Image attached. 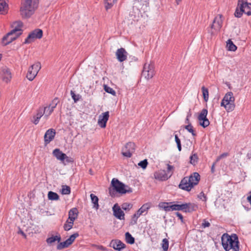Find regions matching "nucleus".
Wrapping results in <instances>:
<instances>
[{
  "label": "nucleus",
  "instance_id": "12",
  "mask_svg": "<svg viewBox=\"0 0 251 251\" xmlns=\"http://www.w3.org/2000/svg\"><path fill=\"white\" fill-rule=\"evenodd\" d=\"M208 111L206 109H203L198 116V120L200 125L203 127H206L209 125L210 122L207 118Z\"/></svg>",
  "mask_w": 251,
  "mask_h": 251
},
{
  "label": "nucleus",
  "instance_id": "39",
  "mask_svg": "<svg viewBox=\"0 0 251 251\" xmlns=\"http://www.w3.org/2000/svg\"><path fill=\"white\" fill-rule=\"evenodd\" d=\"M70 244L66 240L64 242L60 243L57 246V250H61L64 248H68L70 246Z\"/></svg>",
  "mask_w": 251,
  "mask_h": 251
},
{
  "label": "nucleus",
  "instance_id": "10",
  "mask_svg": "<svg viewBox=\"0 0 251 251\" xmlns=\"http://www.w3.org/2000/svg\"><path fill=\"white\" fill-rule=\"evenodd\" d=\"M43 36V31L41 29H36L29 34L25 39L24 44H28L33 42L35 39H40Z\"/></svg>",
  "mask_w": 251,
  "mask_h": 251
},
{
  "label": "nucleus",
  "instance_id": "25",
  "mask_svg": "<svg viewBox=\"0 0 251 251\" xmlns=\"http://www.w3.org/2000/svg\"><path fill=\"white\" fill-rule=\"evenodd\" d=\"M43 115L44 113L43 109H39L36 115L33 116V120L32 121V122L35 125H37L39 123L40 119L43 116Z\"/></svg>",
  "mask_w": 251,
  "mask_h": 251
},
{
  "label": "nucleus",
  "instance_id": "49",
  "mask_svg": "<svg viewBox=\"0 0 251 251\" xmlns=\"http://www.w3.org/2000/svg\"><path fill=\"white\" fill-rule=\"evenodd\" d=\"M132 207V205L129 203H124L122 205V208L125 210H129Z\"/></svg>",
  "mask_w": 251,
  "mask_h": 251
},
{
  "label": "nucleus",
  "instance_id": "19",
  "mask_svg": "<svg viewBox=\"0 0 251 251\" xmlns=\"http://www.w3.org/2000/svg\"><path fill=\"white\" fill-rule=\"evenodd\" d=\"M1 75L3 81L7 83L10 81L12 77L11 74L9 69L6 67H4L2 68Z\"/></svg>",
  "mask_w": 251,
  "mask_h": 251
},
{
  "label": "nucleus",
  "instance_id": "38",
  "mask_svg": "<svg viewBox=\"0 0 251 251\" xmlns=\"http://www.w3.org/2000/svg\"><path fill=\"white\" fill-rule=\"evenodd\" d=\"M70 244L66 240L64 242L60 243L57 246V250H61L64 248H68L70 246Z\"/></svg>",
  "mask_w": 251,
  "mask_h": 251
},
{
  "label": "nucleus",
  "instance_id": "29",
  "mask_svg": "<svg viewBox=\"0 0 251 251\" xmlns=\"http://www.w3.org/2000/svg\"><path fill=\"white\" fill-rule=\"evenodd\" d=\"M61 240V237L60 236L56 235L55 236H52L47 239L46 242L48 244H51L52 243L58 241L59 242Z\"/></svg>",
  "mask_w": 251,
  "mask_h": 251
},
{
  "label": "nucleus",
  "instance_id": "48",
  "mask_svg": "<svg viewBox=\"0 0 251 251\" xmlns=\"http://www.w3.org/2000/svg\"><path fill=\"white\" fill-rule=\"evenodd\" d=\"M174 170V167L173 166H171L169 164H167V174H168V176H169V178L173 175Z\"/></svg>",
  "mask_w": 251,
  "mask_h": 251
},
{
  "label": "nucleus",
  "instance_id": "56",
  "mask_svg": "<svg viewBox=\"0 0 251 251\" xmlns=\"http://www.w3.org/2000/svg\"><path fill=\"white\" fill-rule=\"evenodd\" d=\"M247 3H248L247 0H238L237 5L243 6L244 4H245Z\"/></svg>",
  "mask_w": 251,
  "mask_h": 251
},
{
  "label": "nucleus",
  "instance_id": "58",
  "mask_svg": "<svg viewBox=\"0 0 251 251\" xmlns=\"http://www.w3.org/2000/svg\"><path fill=\"white\" fill-rule=\"evenodd\" d=\"M64 161H66L67 162H71L73 161L72 160V159L70 157H69L68 156L66 155V157H64Z\"/></svg>",
  "mask_w": 251,
  "mask_h": 251
},
{
  "label": "nucleus",
  "instance_id": "40",
  "mask_svg": "<svg viewBox=\"0 0 251 251\" xmlns=\"http://www.w3.org/2000/svg\"><path fill=\"white\" fill-rule=\"evenodd\" d=\"M71 193V189L67 185H63L61 189V193L63 195H68Z\"/></svg>",
  "mask_w": 251,
  "mask_h": 251
},
{
  "label": "nucleus",
  "instance_id": "46",
  "mask_svg": "<svg viewBox=\"0 0 251 251\" xmlns=\"http://www.w3.org/2000/svg\"><path fill=\"white\" fill-rule=\"evenodd\" d=\"M71 95L75 102L78 101L81 98V96L79 94L75 95V92L72 90L71 91Z\"/></svg>",
  "mask_w": 251,
  "mask_h": 251
},
{
  "label": "nucleus",
  "instance_id": "52",
  "mask_svg": "<svg viewBox=\"0 0 251 251\" xmlns=\"http://www.w3.org/2000/svg\"><path fill=\"white\" fill-rule=\"evenodd\" d=\"M147 165H148V161L146 159L141 161L138 163V165L144 169L147 167Z\"/></svg>",
  "mask_w": 251,
  "mask_h": 251
},
{
  "label": "nucleus",
  "instance_id": "45",
  "mask_svg": "<svg viewBox=\"0 0 251 251\" xmlns=\"http://www.w3.org/2000/svg\"><path fill=\"white\" fill-rule=\"evenodd\" d=\"M78 236H79L78 233H75L72 234V235H71V236L66 240L69 243V244H70V245H71L74 242V241H75V238L76 237H77Z\"/></svg>",
  "mask_w": 251,
  "mask_h": 251
},
{
  "label": "nucleus",
  "instance_id": "28",
  "mask_svg": "<svg viewBox=\"0 0 251 251\" xmlns=\"http://www.w3.org/2000/svg\"><path fill=\"white\" fill-rule=\"evenodd\" d=\"M90 197H91L92 202L94 204L93 207L96 208V209H98L99 207V205L98 203L99 199H98V197L95 196L93 194H91L90 195Z\"/></svg>",
  "mask_w": 251,
  "mask_h": 251
},
{
  "label": "nucleus",
  "instance_id": "30",
  "mask_svg": "<svg viewBox=\"0 0 251 251\" xmlns=\"http://www.w3.org/2000/svg\"><path fill=\"white\" fill-rule=\"evenodd\" d=\"M48 197V199L51 201L58 200L59 199L58 195L57 193L52 191L49 192Z\"/></svg>",
  "mask_w": 251,
  "mask_h": 251
},
{
  "label": "nucleus",
  "instance_id": "26",
  "mask_svg": "<svg viewBox=\"0 0 251 251\" xmlns=\"http://www.w3.org/2000/svg\"><path fill=\"white\" fill-rule=\"evenodd\" d=\"M7 0H0V12L4 14L7 9L8 5L6 3Z\"/></svg>",
  "mask_w": 251,
  "mask_h": 251
},
{
  "label": "nucleus",
  "instance_id": "47",
  "mask_svg": "<svg viewBox=\"0 0 251 251\" xmlns=\"http://www.w3.org/2000/svg\"><path fill=\"white\" fill-rule=\"evenodd\" d=\"M104 89L107 93H110L113 96L116 95L115 91L111 87L105 85L104 86Z\"/></svg>",
  "mask_w": 251,
  "mask_h": 251
},
{
  "label": "nucleus",
  "instance_id": "9",
  "mask_svg": "<svg viewBox=\"0 0 251 251\" xmlns=\"http://www.w3.org/2000/svg\"><path fill=\"white\" fill-rule=\"evenodd\" d=\"M150 208V205L149 203H145L143 204L140 208L135 213L132 217V220L131 221L132 224H135L137 223V220L140 216L142 215H146L147 213L148 209Z\"/></svg>",
  "mask_w": 251,
  "mask_h": 251
},
{
  "label": "nucleus",
  "instance_id": "53",
  "mask_svg": "<svg viewBox=\"0 0 251 251\" xmlns=\"http://www.w3.org/2000/svg\"><path fill=\"white\" fill-rule=\"evenodd\" d=\"M228 155V153L227 152H225V153L222 154L221 155H220L217 158L216 162H218L219 161H220L221 159H222L223 158H226Z\"/></svg>",
  "mask_w": 251,
  "mask_h": 251
},
{
  "label": "nucleus",
  "instance_id": "37",
  "mask_svg": "<svg viewBox=\"0 0 251 251\" xmlns=\"http://www.w3.org/2000/svg\"><path fill=\"white\" fill-rule=\"evenodd\" d=\"M43 110V113L45 114V117L47 118L53 112V110L50 106L45 107Z\"/></svg>",
  "mask_w": 251,
  "mask_h": 251
},
{
  "label": "nucleus",
  "instance_id": "59",
  "mask_svg": "<svg viewBox=\"0 0 251 251\" xmlns=\"http://www.w3.org/2000/svg\"><path fill=\"white\" fill-rule=\"evenodd\" d=\"M187 146L190 149L192 146V142L190 141H188V143H187Z\"/></svg>",
  "mask_w": 251,
  "mask_h": 251
},
{
  "label": "nucleus",
  "instance_id": "5",
  "mask_svg": "<svg viewBox=\"0 0 251 251\" xmlns=\"http://www.w3.org/2000/svg\"><path fill=\"white\" fill-rule=\"evenodd\" d=\"M235 98L232 92H227L223 98L221 106L225 107L227 112L232 111L235 108Z\"/></svg>",
  "mask_w": 251,
  "mask_h": 251
},
{
  "label": "nucleus",
  "instance_id": "64",
  "mask_svg": "<svg viewBox=\"0 0 251 251\" xmlns=\"http://www.w3.org/2000/svg\"><path fill=\"white\" fill-rule=\"evenodd\" d=\"M20 233L23 235L25 238L26 237L25 234L24 233V232L22 231H20Z\"/></svg>",
  "mask_w": 251,
  "mask_h": 251
},
{
  "label": "nucleus",
  "instance_id": "55",
  "mask_svg": "<svg viewBox=\"0 0 251 251\" xmlns=\"http://www.w3.org/2000/svg\"><path fill=\"white\" fill-rule=\"evenodd\" d=\"M198 197L203 201H206V196L202 192L200 193V194L198 195Z\"/></svg>",
  "mask_w": 251,
  "mask_h": 251
},
{
  "label": "nucleus",
  "instance_id": "51",
  "mask_svg": "<svg viewBox=\"0 0 251 251\" xmlns=\"http://www.w3.org/2000/svg\"><path fill=\"white\" fill-rule=\"evenodd\" d=\"M175 141L177 144V147L179 151L181 150V142L177 135H175Z\"/></svg>",
  "mask_w": 251,
  "mask_h": 251
},
{
  "label": "nucleus",
  "instance_id": "34",
  "mask_svg": "<svg viewBox=\"0 0 251 251\" xmlns=\"http://www.w3.org/2000/svg\"><path fill=\"white\" fill-rule=\"evenodd\" d=\"M226 47L230 51H235L237 49V47L230 39L227 42Z\"/></svg>",
  "mask_w": 251,
  "mask_h": 251
},
{
  "label": "nucleus",
  "instance_id": "23",
  "mask_svg": "<svg viewBox=\"0 0 251 251\" xmlns=\"http://www.w3.org/2000/svg\"><path fill=\"white\" fill-rule=\"evenodd\" d=\"M110 245L115 250L120 251L126 247L125 244L120 240L112 241Z\"/></svg>",
  "mask_w": 251,
  "mask_h": 251
},
{
  "label": "nucleus",
  "instance_id": "6",
  "mask_svg": "<svg viewBox=\"0 0 251 251\" xmlns=\"http://www.w3.org/2000/svg\"><path fill=\"white\" fill-rule=\"evenodd\" d=\"M111 185L114 190L120 194H126V193L132 192L131 188L127 186H126L124 184L115 178H113L111 181Z\"/></svg>",
  "mask_w": 251,
  "mask_h": 251
},
{
  "label": "nucleus",
  "instance_id": "57",
  "mask_svg": "<svg viewBox=\"0 0 251 251\" xmlns=\"http://www.w3.org/2000/svg\"><path fill=\"white\" fill-rule=\"evenodd\" d=\"M176 214L178 217V218L181 220V222L183 223V217L182 215L178 212H176Z\"/></svg>",
  "mask_w": 251,
  "mask_h": 251
},
{
  "label": "nucleus",
  "instance_id": "22",
  "mask_svg": "<svg viewBox=\"0 0 251 251\" xmlns=\"http://www.w3.org/2000/svg\"><path fill=\"white\" fill-rule=\"evenodd\" d=\"M188 178L190 180V183H191V186L192 188L194 186L198 184L200 180V176L198 173L195 172L188 177Z\"/></svg>",
  "mask_w": 251,
  "mask_h": 251
},
{
  "label": "nucleus",
  "instance_id": "13",
  "mask_svg": "<svg viewBox=\"0 0 251 251\" xmlns=\"http://www.w3.org/2000/svg\"><path fill=\"white\" fill-rule=\"evenodd\" d=\"M223 16L221 14L218 15L214 18L211 28L215 31H219L221 29L223 25Z\"/></svg>",
  "mask_w": 251,
  "mask_h": 251
},
{
  "label": "nucleus",
  "instance_id": "7",
  "mask_svg": "<svg viewBox=\"0 0 251 251\" xmlns=\"http://www.w3.org/2000/svg\"><path fill=\"white\" fill-rule=\"evenodd\" d=\"M41 68V66L39 62H37L31 65L28 69L26 75L27 78L30 81L33 80L37 75Z\"/></svg>",
  "mask_w": 251,
  "mask_h": 251
},
{
  "label": "nucleus",
  "instance_id": "60",
  "mask_svg": "<svg viewBox=\"0 0 251 251\" xmlns=\"http://www.w3.org/2000/svg\"><path fill=\"white\" fill-rule=\"evenodd\" d=\"M247 201L250 203V204L251 205V195H250L247 197Z\"/></svg>",
  "mask_w": 251,
  "mask_h": 251
},
{
  "label": "nucleus",
  "instance_id": "15",
  "mask_svg": "<svg viewBox=\"0 0 251 251\" xmlns=\"http://www.w3.org/2000/svg\"><path fill=\"white\" fill-rule=\"evenodd\" d=\"M128 53L124 48H121L117 50L116 55L118 60L121 62L126 60Z\"/></svg>",
  "mask_w": 251,
  "mask_h": 251
},
{
  "label": "nucleus",
  "instance_id": "54",
  "mask_svg": "<svg viewBox=\"0 0 251 251\" xmlns=\"http://www.w3.org/2000/svg\"><path fill=\"white\" fill-rule=\"evenodd\" d=\"M210 224L205 219L203 220V222L202 223L201 226L203 228H206L210 226Z\"/></svg>",
  "mask_w": 251,
  "mask_h": 251
},
{
  "label": "nucleus",
  "instance_id": "4",
  "mask_svg": "<svg viewBox=\"0 0 251 251\" xmlns=\"http://www.w3.org/2000/svg\"><path fill=\"white\" fill-rule=\"evenodd\" d=\"M20 25H21V23H19L18 25V27L12 29L2 38V43L4 46L10 44L22 34V31L20 28Z\"/></svg>",
  "mask_w": 251,
  "mask_h": 251
},
{
  "label": "nucleus",
  "instance_id": "42",
  "mask_svg": "<svg viewBox=\"0 0 251 251\" xmlns=\"http://www.w3.org/2000/svg\"><path fill=\"white\" fill-rule=\"evenodd\" d=\"M190 163L193 165H195L198 162V157L196 153H194L190 156Z\"/></svg>",
  "mask_w": 251,
  "mask_h": 251
},
{
  "label": "nucleus",
  "instance_id": "36",
  "mask_svg": "<svg viewBox=\"0 0 251 251\" xmlns=\"http://www.w3.org/2000/svg\"><path fill=\"white\" fill-rule=\"evenodd\" d=\"M69 220H67L66 223L64 225V229L66 231H68L71 229L73 226L74 222L72 221H69Z\"/></svg>",
  "mask_w": 251,
  "mask_h": 251
},
{
  "label": "nucleus",
  "instance_id": "62",
  "mask_svg": "<svg viewBox=\"0 0 251 251\" xmlns=\"http://www.w3.org/2000/svg\"><path fill=\"white\" fill-rule=\"evenodd\" d=\"M247 156L249 159L251 158V151L247 153Z\"/></svg>",
  "mask_w": 251,
  "mask_h": 251
},
{
  "label": "nucleus",
  "instance_id": "33",
  "mask_svg": "<svg viewBox=\"0 0 251 251\" xmlns=\"http://www.w3.org/2000/svg\"><path fill=\"white\" fill-rule=\"evenodd\" d=\"M126 240L127 243L130 244H133L135 240L134 238L131 236V235L129 232H126L125 234Z\"/></svg>",
  "mask_w": 251,
  "mask_h": 251
},
{
  "label": "nucleus",
  "instance_id": "27",
  "mask_svg": "<svg viewBox=\"0 0 251 251\" xmlns=\"http://www.w3.org/2000/svg\"><path fill=\"white\" fill-rule=\"evenodd\" d=\"M243 13H244L243 6L237 5L234 13L235 16L237 18H240L242 16Z\"/></svg>",
  "mask_w": 251,
  "mask_h": 251
},
{
  "label": "nucleus",
  "instance_id": "44",
  "mask_svg": "<svg viewBox=\"0 0 251 251\" xmlns=\"http://www.w3.org/2000/svg\"><path fill=\"white\" fill-rule=\"evenodd\" d=\"M78 236H79L78 233H75L72 234V235H71V236L66 240L69 243V244H70V245H71L74 242V241H75V238L76 237H77Z\"/></svg>",
  "mask_w": 251,
  "mask_h": 251
},
{
  "label": "nucleus",
  "instance_id": "11",
  "mask_svg": "<svg viewBox=\"0 0 251 251\" xmlns=\"http://www.w3.org/2000/svg\"><path fill=\"white\" fill-rule=\"evenodd\" d=\"M135 150V145L133 142L127 143L122 149V153L126 157H130Z\"/></svg>",
  "mask_w": 251,
  "mask_h": 251
},
{
  "label": "nucleus",
  "instance_id": "8",
  "mask_svg": "<svg viewBox=\"0 0 251 251\" xmlns=\"http://www.w3.org/2000/svg\"><path fill=\"white\" fill-rule=\"evenodd\" d=\"M154 75V65L152 63H145L142 71V76L147 79L151 78Z\"/></svg>",
  "mask_w": 251,
  "mask_h": 251
},
{
  "label": "nucleus",
  "instance_id": "63",
  "mask_svg": "<svg viewBox=\"0 0 251 251\" xmlns=\"http://www.w3.org/2000/svg\"><path fill=\"white\" fill-rule=\"evenodd\" d=\"M189 116H187V118H186V120H185V123H187V124H190L189 123Z\"/></svg>",
  "mask_w": 251,
  "mask_h": 251
},
{
  "label": "nucleus",
  "instance_id": "14",
  "mask_svg": "<svg viewBox=\"0 0 251 251\" xmlns=\"http://www.w3.org/2000/svg\"><path fill=\"white\" fill-rule=\"evenodd\" d=\"M55 134V130L53 128L47 130L44 135L45 144L46 145L49 144L54 139Z\"/></svg>",
  "mask_w": 251,
  "mask_h": 251
},
{
  "label": "nucleus",
  "instance_id": "32",
  "mask_svg": "<svg viewBox=\"0 0 251 251\" xmlns=\"http://www.w3.org/2000/svg\"><path fill=\"white\" fill-rule=\"evenodd\" d=\"M105 0V8L106 10L111 8L114 4L116 3L117 0Z\"/></svg>",
  "mask_w": 251,
  "mask_h": 251
},
{
  "label": "nucleus",
  "instance_id": "43",
  "mask_svg": "<svg viewBox=\"0 0 251 251\" xmlns=\"http://www.w3.org/2000/svg\"><path fill=\"white\" fill-rule=\"evenodd\" d=\"M184 128L189 132L191 133L193 136H195L196 135V133L195 132L193 127L191 124H188L184 126Z\"/></svg>",
  "mask_w": 251,
  "mask_h": 251
},
{
  "label": "nucleus",
  "instance_id": "1",
  "mask_svg": "<svg viewBox=\"0 0 251 251\" xmlns=\"http://www.w3.org/2000/svg\"><path fill=\"white\" fill-rule=\"evenodd\" d=\"M166 211H182L190 212L195 210V205L191 203H180V202H164L161 206Z\"/></svg>",
  "mask_w": 251,
  "mask_h": 251
},
{
  "label": "nucleus",
  "instance_id": "61",
  "mask_svg": "<svg viewBox=\"0 0 251 251\" xmlns=\"http://www.w3.org/2000/svg\"><path fill=\"white\" fill-rule=\"evenodd\" d=\"M216 163V162L215 163H214L212 166L211 171L212 173H213L214 172V166L215 165Z\"/></svg>",
  "mask_w": 251,
  "mask_h": 251
},
{
  "label": "nucleus",
  "instance_id": "18",
  "mask_svg": "<svg viewBox=\"0 0 251 251\" xmlns=\"http://www.w3.org/2000/svg\"><path fill=\"white\" fill-rule=\"evenodd\" d=\"M191 184L188 177H185L181 180L178 186L182 190L189 191L192 189Z\"/></svg>",
  "mask_w": 251,
  "mask_h": 251
},
{
  "label": "nucleus",
  "instance_id": "50",
  "mask_svg": "<svg viewBox=\"0 0 251 251\" xmlns=\"http://www.w3.org/2000/svg\"><path fill=\"white\" fill-rule=\"evenodd\" d=\"M59 100L57 98H55L52 101L51 103L49 105V106L51 107V108L53 110L56 107L57 103H58Z\"/></svg>",
  "mask_w": 251,
  "mask_h": 251
},
{
  "label": "nucleus",
  "instance_id": "21",
  "mask_svg": "<svg viewBox=\"0 0 251 251\" xmlns=\"http://www.w3.org/2000/svg\"><path fill=\"white\" fill-rule=\"evenodd\" d=\"M52 154L57 160L61 161L62 163L66 165L64 162V157H66L65 153H63L59 149H55L53 151Z\"/></svg>",
  "mask_w": 251,
  "mask_h": 251
},
{
  "label": "nucleus",
  "instance_id": "16",
  "mask_svg": "<svg viewBox=\"0 0 251 251\" xmlns=\"http://www.w3.org/2000/svg\"><path fill=\"white\" fill-rule=\"evenodd\" d=\"M109 117V114L108 111L104 112L99 116L98 123L101 128L105 127Z\"/></svg>",
  "mask_w": 251,
  "mask_h": 251
},
{
  "label": "nucleus",
  "instance_id": "35",
  "mask_svg": "<svg viewBox=\"0 0 251 251\" xmlns=\"http://www.w3.org/2000/svg\"><path fill=\"white\" fill-rule=\"evenodd\" d=\"M202 91V95L205 101L207 102L209 98V93L208 89L205 88L204 86L201 88Z\"/></svg>",
  "mask_w": 251,
  "mask_h": 251
},
{
  "label": "nucleus",
  "instance_id": "31",
  "mask_svg": "<svg viewBox=\"0 0 251 251\" xmlns=\"http://www.w3.org/2000/svg\"><path fill=\"white\" fill-rule=\"evenodd\" d=\"M244 13L248 16L251 15V3H247L243 5Z\"/></svg>",
  "mask_w": 251,
  "mask_h": 251
},
{
  "label": "nucleus",
  "instance_id": "2",
  "mask_svg": "<svg viewBox=\"0 0 251 251\" xmlns=\"http://www.w3.org/2000/svg\"><path fill=\"white\" fill-rule=\"evenodd\" d=\"M222 244L226 251L232 249L234 251H239V242L238 236L233 234L231 236L224 234L222 237Z\"/></svg>",
  "mask_w": 251,
  "mask_h": 251
},
{
  "label": "nucleus",
  "instance_id": "17",
  "mask_svg": "<svg viewBox=\"0 0 251 251\" xmlns=\"http://www.w3.org/2000/svg\"><path fill=\"white\" fill-rule=\"evenodd\" d=\"M154 177L159 181H165L169 178L166 171L160 170L154 173Z\"/></svg>",
  "mask_w": 251,
  "mask_h": 251
},
{
  "label": "nucleus",
  "instance_id": "20",
  "mask_svg": "<svg viewBox=\"0 0 251 251\" xmlns=\"http://www.w3.org/2000/svg\"><path fill=\"white\" fill-rule=\"evenodd\" d=\"M114 215L120 220L124 219L125 214L117 204H114L113 207Z\"/></svg>",
  "mask_w": 251,
  "mask_h": 251
},
{
  "label": "nucleus",
  "instance_id": "24",
  "mask_svg": "<svg viewBox=\"0 0 251 251\" xmlns=\"http://www.w3.org/2000/svg\"><path fill=\"white\" fill-rule=\"evenodd\" d=\"M78 211L76 208L71 209L69 212L68 220L74 222L77 218Z\"/></svg>",
  "mask_w": 251,
  "mask_h": 251
},
{
  "label": "nucleus",
  "instance_id": "41",
  "mask_svg": "<svg viewBox=\"0 0 251 251\" xmlns=\"http://www.w3.org/2000/svg\"><path fill=\"white\" fill-rule=\"evenodd\" d=\"M162 247L163 251H167L169 248V241L167 239L165 238L163 239Z\"/></svg>",
  "mask_w": 251,
  "mask_h": 251
},
{
  "label": "nucleus",
  "instance_id": "3",
  "mask_svg": "<svg viewBox=\"0 0 251 251\" xmlns=\"http://www.w3.org/2000/svg\"><path fill=\"white\" fill-rule=\"evenodd\" d=\"M38 5V0H26L21 8V12L24 18L30 17Z\"/></svg>",
  "mask_w": 251,
  "mask_h": 251
}]
</instances>
